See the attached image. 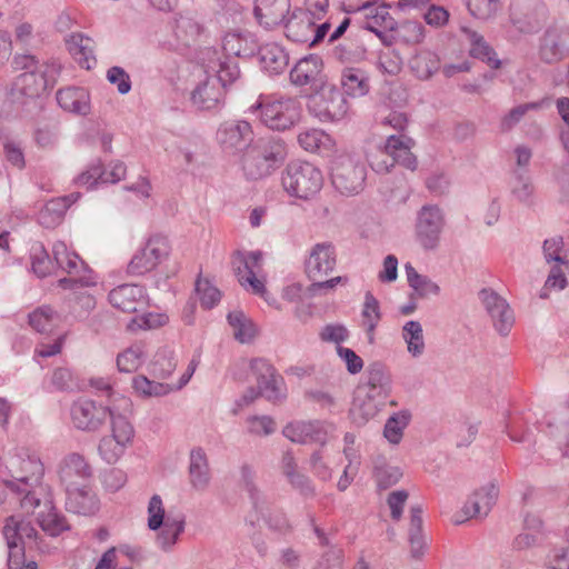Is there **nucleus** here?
<instances>
[{
    "instance_id": "3",
    "label": "nucleus",
    "mask_w": 569,
    "mask_h": 569,
    "mask_svg": "<svg viewBox=\"0 0 569 569\" xmlns=\"http://www.w3.org/2000/svg\"><path fill=\"white\" fill-rule=\"evenodd\" d=\"M241 157V169L249 180H258L270 176L286 159V144L280 138H260L244 149Z\"/></svg>"
},
{
    "instance_id": "60",
    "label": "nucleus",
    "mask_w": 569,
    "mask_h": 569,
    "mask_svg": "<svg viewBox=\"0 0 569 569\" xmlns=\"http://www.w3.org/2000/svg\"><path fill=\"white\" fill-rule=\"evenodd\" d=\"M200 32L201 27L194 19L182 14L176 19L174 34L183 46H190Z\"/></svg>"
},
{
    "instance_id": "41",
    "label": "nucleus",
    "mask_w": 569,
    "mask_h": 569,
    "mask_svg": "<svg viewBox=\"0 0 569 569\" xmlns=\"http://www.w3.org/2000/svg\"><path fill=\"white\" fill-rule=\"evenodd\" d=\"M408 541L411 558L420 559L427 549V541L422 532V508L419 505L410 509Z\"/></svg>"
},
{
    "instance_id": "64",
    "label": "nucleus",
    "mask_w": 569,
    "mask_h": 569,
    "mask_svg": "<svg viewBox=\"0 0 569 569\" xmlns=\"http://www.w3.org/2000/svg\"><path fill=\"white\" fill-rule=\"evenodd\" d=\"M470 13L480 20H488L500 10V0H467Z\"/></svg>"
},
{
    "instance_id": "33",
    "label": "nucleus",
    "mask_w": 569,
    "mask_h": 569,
    "mask_svg": "<svg viewBox=\"0 0 569 569\" xmlns=\"http://www.w3.org/2000/svg\"><path fill=\"white\" fill-rule=\"evenodd\" d=\"M538 53L541 61L551 64L565 59L569 54V48L558 30L548 29L540 38Z\"/></svg>"
},
{
    "instance_id": "28",
    "label": "nucleus",
    "mask_w": 569,
    "mask_h": 569,
    "mask_svg": "<svg viewBox=\"0 0 569 569\" xmlns=\"http://www.w3.org/2000/svg\"><path fill=\"white\" fill-rule=\"evenodd\" d=\"M322 60L316 54L301 58L290 71V81L298 87H313L321 81Z\"/></svg>"
},
{
    "instance_id": "37",
    "label": "nucleus",
    "mask_w": 569,
    "mask_h": 569,
    "mask_svg": "<svg viewBox=\"0 0 569 569\" xmlns=\"http://www.w3.org/2000/svg\"><path fill=\"white\" fill-rule=\"evenodd\" d=\"M461 31L469 41V53L472 58L487 63L491 69L501 67V60L498 59L496 51L480 33L466 27Z\"/></svg>"
},
{
    "instance_id": "2",
    "label": "nucleus",
    "mask_w": 569,
    "mask_h": 569,
    "mask_svg": "<svg viewBox=\"0 0 569 569\" xmlns=\"http://www.w3.org/2000/svg\"><path fill=\"white\" fill-rule=\"evenodd\" d=\"M14 69L23 71L13 82V91L27 98L39 97L49 87H53L61 71L58 60L40 62L32 54H17Z\"/></svg>"
},
{
    "instance_id": "14",
    "label": "nucleus",
    "mask_w": 569,
    "mask_h": 569,
    "mask_svg": "<svg viewBox=\"0 0 569 569\" xmlns=\"http://www.w3.org/2000/svg\"><path fill=\"white\" fill-rule=\"evenodd\" d=\"M169 242L166 237L152 236L140 248L128 263L127 271L131 276H142L153 270L169 254Z\"/></svg>"
},
{
    "instance_id": "6",
    "label": "nucleus",
    "mask_w": 569,
    "mask_h": 569,
    "mask_svg": "<svg viewBox=\"0 0 569 569\" xmlns=\"http://www.w3.org/2000/svg\"><path fill=\"white\" fill-rule=\"evenodd\" d=\"M281 183L286 192L303 200H309L322 188V172L307 161H291L281 174Z\"/></svg>"
},
{
    "instance_id": "8",
    "label": "nucleus",
    "mask_w": 569,
    "mask_h": 569,
    "mask_svg": "<svg viewBox=\"0 0 569 569\" xmlns=\"http://www.w3.org/2000/svg\"><path fill=\"white\" fill-rule=\"evenodd\" d=\"M52 254L56 268H60L70 274L69 278L59 280L61 288L77 291L80 288L96 286L97 281L92 271L87 268L74 251L68 249L64 242H56L52 247Z\"/></svg>"
},
{
    "instance_id": "42",
    "label": "nucleus",
    "mask_w": 569,
    "mask_h": 569,
    "mask_svg": "<svg viewBox=\"0 0 569 569\" xmlns=\"http://www.w3.org/2000/svg\"><path fill=\"white\" fill-rule=\"evenodd\" d=\"M262 68L271 74L284 71L289 63V56L278 43H266L259 49Z\"/></svg>"
},
{
    "instance_id": "59",
    "label": "nucleus",
    "mask_w": 569,
    "mask_h": 569,
    "mask_svg": "<svg viewBox=\"0 0 569 569\" xmlns=\"http://www.w3.org/2000/svg\"><path fill=\"white\" fill-rule=\"evenodd\" d=\"M257 387L262 397L271 402H280L286 399L284 382L276 372L267 379L257 382Z\"/></svg>"
},
{
    "instance_id": "27",
    "label": "nucleus",
    "mask_w": 569,
    "mask_h": 569,
    "mask_svg": "<svg viewBox=\"0 0 569 569\" xmlns=\"http://www.w3.org/2000/svg\"><path fill=\"white\" fill-rule=\"evenodd\" d=\"M280 468L292 489L297 490L305 498L315 497L316 489L311 479L299 470L297 460L290 450L283 452Z\"/></svg>"
},
{
    "instance_id": "31",
    "label": "nucleus",
    "mask_w": 569,
    "mask_h": 569,
    "mask_svg": "<svg viewBox=\"0 0 569 569\" xmlns=\"http://www.w3.org/2000/svg\"><path fill=\"white\" fill-rule=\"evenodd\" d=\"M498 488L495 483L490 482L481 487L479 490L468 499L463 507V512L469 518H483L486 517L498 498Z\"/></svg>"
},
{
    "instance_id": "36",
    "label": "nucleus",
    "mask_w": 569,
    "mask_h": 569,
    "mask_svg": "<svg viewBox=\"0 0 569 569\" xmlns=\"http://www.w3.org/2000/svg\"><path fill=\"white\" fill-rule=\"evenodd\" d=\"M79 192H72L68 196L51 199L46 203L39 213V222L46 228H53L62 220L67 210L78 201Z\"/></svg>"
},
{
    "instance_id": "9",
    "label": "nucleus",
    "mask_w": 569,
    "mask_h": 569,
    "mask_svg": "<svg viewBox=\"0 0 569 569\" xmlns=\"http://www.w3.org/2000/svg\"><path fill=\"white\" fill-rule=\"evenodd\" d=\"M308 112L322 123H339L350 117V104L339 89L330 87L311 96Z\"/></svg>"
},
{
    "instance_id": "44",
    "label": "nucleus",
    "mask_w": 569,
    "mask_h": 569,
    "mask_svg": "<svg viewBox=\"0 0 569 569\" xmlns=\"http://www.w3.org/2000/svg\"><path fill=\"white\" fill-rule=\"evenodd\" d=\"M381 319L380 306L377 298L367 291L365 295L363 307L361 310V326L367 335L368 342L375 343L376 329Z\"/></svg>"
},
{
    "instance_id": "34",
    "label": "nucleus",
    "mask_w": 569,
    "mask_h": 569,
    "mask_svg": "<svg viewBox=\"0 0 569 569\" xmlns=\"http://www.w3.org/2000/svg\"><path fill=\"white\" fill-rule=\"evenodd\" d=\"M66 508L77 515H93L99 509V501L87 487L67 488Z\"/></svg>"
},
{
    "instance_id": "17",
    "label": "nucleus",
    "mask_w": 569,
    "mask_h": 569,
    "mask_svg": "<svg viewBox=\"0 0 569 569\" xmlns=\"http://www.w3.org/2000/svg\"><path fill=\"white\" fill-rule=\"evenodd\" d=\"M335 426L325 420H297L289 422L282 435L291 442L299 445L316 443L323 447L328 442L329 433Z\"/></svg>"
},
{
    "instance_id": "11",
    "label": "nucleus",
    "mask_w": 569,
    "mask_h": 569,
    "mask_svg": "<svg viewBox=\"0 0 569 569\" xmlns=\"http://www.w3.org/2000/svg\"><path fill=\"white\" fill-rule=\"evenodd\" d=\"M445 227L442 210L435 204L423 206L417 213L415 237L423 250L431 251L438 248Z\"/></svg>"
},
{
    "instance_id": "10",
    "label": "nucleus",
    "mask_w": 569,
    "mask_h": 569,
    "mask_svg": "<svg viewBox=\"0 0 569 569\" xmlns=\"http://www.w3.org/2000/svg\"><path fill=\"white\" fill-rule=\"evenodd\" d=\"M2 535L8 547V568L24 569L26 543L37 537V530L30 521L16 516L6 519Z\"/></svg>"
},
{
    "instance_id": "19",
    "label": "nucleus",
    "mask_w": 569,
    "mask_h": 569,
    "mask_svg": "<svg viewBox=\"0 0 569 569\" xmlns=\"http://www.w3.org/2000/svg\"><path fill=\"white\" fill-rule=\"evenodd\" d=\"M216 140L223 152L234 154L251 144L252 126L247 120H227L218 127Z\"/></svg>"
},
{
    "instance_id": "22",
    "label": "nucleus",
    "mask_w": 569,
    "mask_h": 569,
    "mask_svg": "<svg viewBox=\"0 0 569 569\" xmlns=\"http://www.w3.org/2000/svg\"><path fill=\"white\" fill-rule=\"evenodd\" d=\"M336 266V250L330 242L315 244L306 260V272L312 280L321 279Z\"/></svg>"
},
{
    "instance_id": "32",
    "label": "nucleus",
    "mask_w": 569,
    "mask_h": 569,
    "mask_svg": "<svg viewBox=\"0 0 569 569\" xmlns=\"http://www.w3.org/2000/svg\"><path fill=\"white\" fill-rule=\"evenodd\" d=\"M59 106L71 113L87 116L91 110L90 93L82 87H69L57 92Z\"/></svg>"
},
{
    "instance_id": "1",
    "label": "nucleus",
    "mask_w": 569,
    "mask_h": 569,
    "mask_svg": "<svg viewBox=\"0 0 569 569\" xmlns=\"http://www.w3.org/2000/svg\"><path fill=\"white\" fill-rule=\"evenodd\" d=\"M391 391L392 378L387 367L379 361L370 363L366 370V381L356 390L352 415L367 422L382 409Z\"/></svg>"
},
{
    "instance_id": "45",
    "label": "nucleus",
    "mask_w": 569,
    "mask_h": 569,
    "mask_svg": "<svg viewBox=\"0 0 569 569\" xmlns=\"http://www.w3.org/2000/svg\"><path fill=\"white\" fill-rule=\"evenodd\" d=\"M405 273L409 287L419 298L438 296L440 293V287L428 276L420 274L410 262L405 264Z\"/></svg>"
},
{
    "instance_id": "54",
    "label": "nucleus",
    "mask_w": 569,
    "mask_h": 569,
    "mask_svg": "<svg viewBox=\"0 0 569 569\" xmlns=\"http://www.w3.org/2000/svg\"><path fill=\"white\" fill-rule=\"evenodd\" d=\"M228 322L233 330V337L241 343L250 342L254 335V325L242 311L236 310L228 313Z\"/></svg>"
},
{
    "instance_id": "56",
    "label": "nucleus",
    "mask_w": 569,
    "mask_h": 569,
    "mask_svg": "<svg viewBox=\"0 0 569 569\" xmlns=\"http://www.w3.org/2000/svg\"><path fill=\"white\" fill-rule=\"evenodd\" d=\"M146 359V352L141 345H132L117 357V367L120 372H134Z\"/></svg>"
},
{
    "instance_id": "39",
    "label": "nucleus",
    "mask_w": 569,
    "mask_h": 569,
    "mask_svg": "<svg viewBox=\"0 0 569 569\" xmlns=\"http://www.w3.org/2000/svg\"><path fill=\"white\" fill-rule=\"evenodd\" d=\"M208 54H212L216 59H210L206 66V72H216L218 81L222 88L233 83L240 77V70L234 59L229 57L221 58L216 50H208Z\"/></svg>"
},
{
    "instance_id": "24",
    "label": "nucleus",
    "mask_w": 569,
    "mask_h": 569,
    "mask_svg": "<svg viewBox=\"0 0 569 569\" xmlns=\"http://www.w3.org/2000/svg\"><path fill=\"white\" fill-rule=\"evenodd\" d=\"M92 468L86 458L77 452L67 455L59 466V478L67 488L79 487L80 482L90 479Z\"/></svg>"
},
{
    "instance_id": "48",
    "label": "nucleus",
    "mask_w": 569,
    "mask_h": 569,
    "mask_svg": "<svg viewBox=\"0 0 569 569\" xmlns=\"http://www.w3.org/2000/svg\"><path fill=\"white\" fill-rule=\"evenodd\" d=\"M299 144L309 152H327L333 147L332 138L321 129H309L298 136Z\"/></svg>"
},
{
    "instance_id": "57",
    "label": "nucleus",
    "mask_w": 569,
    "mask_h": 569,
    "mask_svg": "<svg viewBox=\"0 0 569 569\" xmlns=\"http://www.w3.org/2000/svg\"><path fill=\"white\" fill-rule=\"evenodd\" d=\"M30 260L32 271L39 278L49 276L56 269L53 258L49 256L42 243L36 242L32 244L30 249Z\"/></svg>"
},
{
    "instance_id": "50",
    "label": "nucleus",
    "mask_w": 569,
    "mask_h": 569,
    "mask_svg": "<svg viewBox=\"0 0 569 569\" xmlns=\"http://www.w3.org/2000/svg\"><path fill=\"white\" fill-rule=\"evenodd\" d=\"M401 337L407 343L408 352L413 358L422 356L426 345L423 339V329L419 321H407L402 327Z\"/></svg>"
},
{
    "instance_id": "18",
    "label": "nucleus",
    "mask_w": 569,
    "mask_h": 569,
    "mask_svg": "<svg viewBox=\"0 0 569 569\" xmlns=\"http://www.w3.org/2000/svg\"><path fill=\"white\" fill-rule=\"evenodd\" d=\"M478 298L500 336H508L515 323V315L508 301L491 288H482Z\"/></svg>"
},
{
    "instance_id": "38",
    "label": "nucleus",
    "mask_w": 569,
    "mask_h": 569,
    "mask_svg": "<svg viewBox=\"0 0 569 569\" xmlns=\"http://www.w3.org/2000/svg\"><path fill=\"white\" fill-rule=\"evenodd\" d=\"M70 54L84 69L90 70L96 66L94 41L82 33H72L66 39Z\"/></svg>"
},
{
    "instance_id": "62",
    "label": "nucleus",
    "mask_w": 569,
    "mask_h": 569,
    "mask_svg": "<svg viewBox=\"0 0 569 569\" xmlns=\"http://www.w3.org/2000/svg\"><path fill=\"white\" fill-rule=\"evenodd\" d=\"M264 521L269 529L286 533L290 530V523L286 513L281 509L273 508L269 500V508L260 515V521Z\"/></svg>"
},
{
    "instance_id": "35",
    "label": "nucleus",
    "mask_w": 569,
    "mask_h": 569,
    "mask_svg": "<svg viewBox=\"0 0 569 569\" xmlns=\"http://www.w3.org/2000/svg\"><path fill=\"white\" fill-rule=\"evenodd\" d=\"M186 529V516L182 512L167 515L163 526L158 530L157 545L163 551H171Z\"/></svg>"
},
{
    "instance_id": "12",
    "label": "nucleus",
    "mask_w": 569,
    "mask_h": 569,
    "mask_svg": "<svg viewBox=\"0 0 569 569\" xmlns=\"http://www.w3.org/2000/svg\"><path fill=\"white\" fill-rule=\"evenodd\" d=\"M333 187L342 194H355L362 190L366 167L350 156L339 157L331 169Z\"/></svg>"
},
{
    "instance_id": "51",
    "label": "nucleus",
    "mask_w": 569,
    "mask_h": 569,
    "mask_svg": "<svg viewBox=\"0 0 569 569\" xmlns=\"http://www.w3.org/2000/svg\"><path fill=\"white\" fill-rule=\"evenodd\" d=\"M131 386L134 392L142 398L163 397L173 391V386L151 380L143 375L134 376Z\"/></svg>"
},
{
    "instance_id": "7",
    "label": "nucleus",
    "mask_w": 569,
    "mask_h": 569,
    "mask_svg": "<svg viewBox=\"0 0 569 569\" xmlns=\"http://www.w3.org/2000/svg\"><path fill=\"white\" fill-rule=\"evenodd\" d=\"M131 412L111 411V433L103 436L98 445L100 458L109 465L116 463L132 443L134 428L129 420Z\"/></svg>"
},
{
    "instance_id": "49",
    "label": "nucleus",
    "mask_w": 569,
    "mask_h": 569,
    "mask_svg": "<svg viewBox=\"0 0 569 569\" xmlns=\"http://www.w3.org/2000/svg\"><path fill=\"white\" fill-rule=\"evenodd\" d=\"M177 367L174 352L164 347L159 349L149 363V373L157 379L169 378Z\"/></svg>"
},
{
    "instance_id": "61",
    "label": "nucleus",
    "mask_w": 569,
    "mask_h": 569,
    "mask_svg": "<svg viewBox=\"0 0 569 569\" xmlns=\"http://www.w3.org/2000/svg\"><path fill=\"white\" fill-rule=\"evenodd\" d=\"M373 477L378 488L386 490L399 482L402 471L399 467L381 462L375 466Z\"/></svg>"
},
{
    "instance_id": "29",
    "label": "nucleus",
    "mask_w": 569,
    "mask_h": 569,
    "mask_svg": "<svg viewBox=\"0 0 569 569\" xmlns=\"http://www.w3.org/2000/svg\"><path fill=\"white\" fill-rule=\"evenodd\" d=\"M388 152L395 164H399L408 170L415 171L418 166L417 157L412 153L416 142L407 134H390L386 139Z\"/></svg>"
},
{
    "instance_id": "55",
    "label": "nucleus",
    "mask_w": 569,
    "mask_h": 569,
    "mask_svg": "<svg viewBox=\"0 0 569 569\" xmlns=\"http://www.w3.org/2000/svg\"><path fill=\"white\" fill-rule=\"evenodd\" d=\"M510 191L518 202L525 206H532L535 203V186L528 174L516 172Z\"/></svg>"
},
{
    "instance_id": "13",
    "label": "nucleus",
    "mask_w": 569,
    "mask_h": 569,
    "mask_svg": "<svg viewBox=\"0 0 569 569\" xmlns=\"http://www.w3.org/2000/svg\"><path fill=\"white\" fill-rule=\"evenodd\" d=\"M31 468V476H22L6 481V486L20 498V507L31 512L40 506V496L42 488L40 480L42 477V465L37 459H29L27 462Z\"/></svg>"
},
{
    "instance_id": "23",
    "label": "nucleus",
    "mask_w": 569,
    "mask_h": 569,
    "mask_svg": "<svg viewBox=\"0 0 569 569\" xmlns=\"http://www.w3.org/2000/svg\"><path fill=\"white\" fill-rule=\"evenodd\" d=\"M315 12L303 9H295L282 22L286 37L292 42L308 43L313 33Z\"/></svg>"
},
{
    "instance_id": "15",
    "label": "nucleus",
    "mask_w": 569,
    "mask_h": 569,
    "mask_svg": "<svg viewBox=\"0 0 569 569\" xmlns=\"http://www.w3.org/2000/svg\"><path fill=\"white\" fill-rule=\"evenodd\" d=\"M261 266V251L248 253L238 251L232 258V267L239 283L252 293L264 297L267 293L264 281L258 278Z\"/></svg>"
},
{
    "instance_id": "21",
    "label": "nucleus",
    "mask_w": 569,
    "mask_h": 569,
    "mask_svg": "<svg viewBox=\"0 0 569 569\" xmlns=\"http://www.w3.org/2000/svg\"><path fill=\"white\" fill-rule=\"evenodd\" d=\"M254 479V470L250 466L243 465L240 469V480L252 506L251 511H249L246 517V523H249L251 527H254L260 522V515H263V510L269 508V498L259 490L256 486Z\"/></svg>"
},
{
    "instance_id": "5",
    "label": "nucleus",
    "mask_w": 569,
    "mask_h": 569,
    "mask_svg": "<svg viewBox=\"0 0 569 569\" xmlns=\"http://www.w3.org/2000/svg\"><path fill=\"white\" fill-rule=\"evenodd\" d=\"M248 112L256 114L260 122L272 131H287L300 120L301 108L296 98L259 96L258 100L248 108Z\"/></svg>"
},
{
    "instance_id": "63",
    "label": "nucleus",
    "mask_w": 569,
    "mask_h": 569,
    "mask_svg": "<svg viewBox=\"0 0 569 569\" xmlns=\"http://www.w3.org/2000/svg\"><path fill=\"white\" fill-rule=\"evenodd\" d=\"M543 257L547 263L556 262L565 266H569V261L563 251V239L562 237H552L546 239L542 246Z\"/></svg>"
},
{
    "instance_id": "43",
    "label": "nucleus",
    "mask_w": 569,
    "mask_h": 569,
    "mask_svg": "<svg viewBox=\"0 0 569 569\" xmlns=\"http://www.w3.org/2000/svg\"><path fill=\"white\" fill-rule=\"evenodd\" d=\"M191 101L200 110H212L222 101V90L213 80L201 82L191 93Z\"/></svg>"
},
{
    "instance_id": "26",
    "label": "nucleus",
    "mask_w": 569,
    "mask_h": 569,
    "mask_svg": "<svg viewBox=\"0 0 569 569\" xmlns=\"http://www.w3.org/2000/svg\"><path fill=\"white\" fill-rule=\"evenodd\" d=\"M254 17L266 29H273L290 13V0H254Z\"/></svg>"
},
{
    "instance_id": "53",
    "label": "nucleus",
    "mask_w": 569,
    "mask_h": 569,
    "mask_svg": "<svg viewBox=\"0 0 569 569\" xmlns=\"http://www.w3.org/2000/svg\"><path fill=\"white\" fill-rule=\"evenodd\" d=\"M47 512L41 511L38 515V523L41 529L52 537L59 536L61 532L69 530V526L63 516H61L51 502H46Z\"/></svg>"
},
{
    "instance_id": "16",
    "label": "nucleus",
    "mask_w": 569,
    "mask_h": 569,
    "mask_svg": "<svg viewBox=\"0 0 569 569\" xmlns=\"http://www.w3.org/2000/svg\"><path fill=\"white\" fill-rule=\"evenodd\" d=\"M548 10L542 0H512L510 21L523 33L538 31L547 19Z\"/></svg>"
},
{
    "instance_id": "47",
    "label": "nucleus",
    "mask_w": 569,
    "mask_h": 569,
    "mask_svg": "<svg viewBox=\"0 0 569 569\" xmlns=\"http://www.w3.org/2000/svg\"><path fill=\"white\" fill-rule=\"evenodd\" d=\"M410 67L419 79L427 80L440 69V58L430 50H421L411 58Z\"/></svg>"
},
{
    "instance_id": "40",
    "label": "nucleus",
    "mask_w": 569,
    "mask_h": 569,
    "mask_svg": "<svg viewBox=\"0 0 569 569\" xmlns=\"http://www.w3.org/2000/svg\"><path fill=\"white\" fill-rule=\"evenodd\" d=\"M340 83L343 89L342 93L351 98L365 97L370 90L369 77L359 68H345L341 72Z\"/></svg>"
},
{
    "instance_id": "30",
    "label": "nucleus",
    "mask_w": 569,
    "mask_h": 569,
    "mask_svg": "<svg viewBox=\"0 0 569 569\" xmlns=\"http://www.w3.org/2000/svg\"><path fill=\"white\" fill-rule=\"evenodd\" d=\"M188 472L190 485L194 490L204 491L208 489L211 473L207 453L201 447L191 449Z\"/></svg>"
},
{
    "instance_id": "52",
    "label": "nucleus",
    "mask_w": 569,
    "mask_h": 569,
    "mask_svg": "<svg viewBox=\"0 0 569 569\" xmlns=\"http://www.w3.org/2000/svg\"><path fill=\"white\" fill-rule=\"evenodd\" d=\"M411 420L409 410H400L390 416L383 428V437L391 445H398L402 440L403 431Z\"/></svg>"
},
{
    "instance_id": "58",
    "label": "nucleus",
    "mask_w": 569,
    "mask_h": 569,
    "mask_svg": "<svg viewBox=\"0 0 569 569\" xmlns=\"http://www.w3.org/2000/svg\"><path fill=\"white\" fill-rule=\"evenodd\" d=\"M58 316L48 306H43L29 315L30 326L40 333H48L57 326Z\"/></svg>"
},
{
    "instance_id": "20",
    "label": "nucleus",
    "mask_w": 569,
    "mask_h": 569,
    "mask_svg": "<svg viewBox=\"0 0 569 569\" xmlns=\"http://www.w3.org/2000/svg\"><path fill=\"white\" fill-rule=\"evenodd\" d=\"M361 13L365 21V29L373 32L383 43L387 42V31L396 28L397 22L389 12V6L386 3L365 2L356 9Z\"/></svg>"
},
{
    "instance_id": "4",
    "label": "nucleus",
    "mask_w": 569,
    "mask_h": 569,
    "mask_svg": "<svg viewBox=\"0 0 569 569\" xmlns=\"http://www.w3.org/2000/svg\"><path fill=\"white\" fill-rule=\"evenodd\" d=\"M131 412L132 401L124 396L110 397L108 405L99 403L94 400L80 398L70 407V418L72 426L80 431L96 432L102 428L107 418L111 420V411Z\"/></svg>"
},
{
    "instance_id": "25",
    "label": "nucleus",
    "mask_w": 569,
    "mask_h": 569,
    "mask_svg": "<svg viewBox=\"0 0 569 569\" xmlns=\"http://www.w3.org/2000/svg\"><path fill=\"white\" fill-rule=\"evenodd\" d=\"M109 302L123 312H137L146 306V291L138 284H121L109 292Z\"/></svg>"
},
{
    "instance_id": "46",
    "label": "nucleus",
    "mask_w": 569,
    "mask_h": 569,
    "mask_svg": "<svg viewBox=\"0 0 569 569\" xmlns=\"http://www.w3.org/2000/svg\"><path fill=\"white\" fill-rule=\"evenodd\" d=\"M256 47L252 38L246 33L229 32L222 39V49L227 56L249 57Z\"/></svg>"
}]
</instances>
